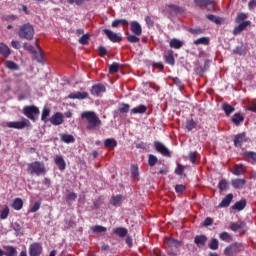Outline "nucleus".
Instances as JSON below:
<instances>
[{
  "label": "nucleus",
  "mask_w": 256,
  "mask_h": 256,
  "mask_svg": "<svg viewBox=\"0 0 256 256\" xmlns=\"http://www.w3.org/2000/svg\"><path fill=\"white\" fill-rule=\"evenodd\" d=\"M82 119H86V130L96 131L100 128L102 121L95 111H84L82 113Z\"/></svg>",
  "instance_id": "nucleus-1"
},
{
  "label": "nucleus",
  "mask_w": 256,
  "mask_h": 256,
  "mask_svg": "<svg viewBox=\"0 0 256 256\" xmlns=\"http://www.w3.org/2000/svg\"><path fill=\"white\" fill-rule=\"evenodd\" d=\"M27 171L30 175L41 176L46 174L45 164L42 161H33L27 164Z\"/></svg>",
  "instance_id": "nucleus-2"
},
{
  "label": "nucleus",
  "mask_w": 256,
  "mask_h": 256,
  "mask_svg": "<svg viewBox=\"0 0 256 256\" xmlns=\"http://www.w3.org/2000/svg\"><path fill=\"white\" fill-rule=\"evenodd\" d=\"M18 35L21 39H25L27 41H32L35 35V29L32 24L26 23L20 27Z\"/></svg>",
  "instance_id": "nucleus-3"
},
{
  "label": "nucleus",
  "mask_w": 256,
  "mask_h": 256,
  "mask_svg": "<svg viewBox=\"0 0 256 256\" xmlns=\"http://www.w3.org/2000/svg\"><path fill=\"white\" fill-rule=\"evenodd\" d=\"M23 114L32 122H36V116L40 115V109L36 105H25L23 108Z\"/></svg>",
  "instance_id": "nucleus-4"
},
{
  "label": "nucleus",
  "mask_w": 256,
  "mask_h": 256,
  "mask_svg": "<svg viewBox=\"0 0 256 256\" xmlns=\"http://www.w3.org/2000/svg\"><path fill=\"white\" fill-rule=\"evenodd\" d=\"M164 244L166 245V250L169 255H176L173 250L178 249L180 246L184 245L183 241H178L174 238H166L164 240Z\"/></svg>",
  "instance_id": "nucleus-5"
},
{
  "label": "nucleus",
  "mask_w": 256,
  "mask_h": 256,
  "mask_svg": "<svg viewBox=\"0 0 256 256\" xmlns=\"http://www.w3.org/2000/svg\"><path fill=\"white\" fill-rule=\"evenodd\" d=\"M31 125L29 119L27 118H22L21 121H9L7 122V126L8 128L11 129H17V130H22L26 127H29Z\"/></svg>",
  "instance_id": "nucleus-6"
},
{
  "label": "nucleus",
  "mask_w": 256,
  "mask_h": 256,
  "mask_svg": "<svg viewBox=\"0 0 256 256\" xmlns=\"http://www.w3.org/2000/svg\"><path fill=\"white\" fill-rule=\"evenodd\" d=\"M244 251V246L240 243H233L230 246L226 247L224 250V255L234 256L237 253Z\"/></svg>",
  "instance_id": "nucleus-7"
},
{
  "label": "nucleus",
  "mask_w": 256,
  "mask_h": 256,
  "mask_svg": "<svg viewBox=\"0 0 256 256\" xmlns=\"http://www.w3.org/2000/svg\"><path fill=\"white\" fill-rule=\"evenodd\" d=\"M247 228V224L246 222H243V221H240V222H230L229 224V229L231 231H233L234 233L238 232V231H242V235H245L246 234V231L245 230Z\"/></svg>",
  "instance_id": "nucleus-8"
},
{
  "label": "nucleus",
  "mask_w": 256,
  "mask_h": 256,
  "mask_svg": "<svg viewBox=\"0 0 256 256\" xmlns=\"http://www.w3.org/2000/svg\"><path fill=\"white\" fill-rule=\"evenodd\" d=\"M154 148L155 150L160 153L164 157H171L170 150L160 141H154Z\"/></svg>",
  "instance_id": "nucleus-9"
},
{
  "label": "nucleus",
  "mask_w": 256,
  "mask_h": 256,
  "mask_svg": "<svg viewBox=\"0 0 256 256\" xmlns=\"http://www.w3.org/2000/svg\"><path fill=\"white\" fill-rule=\"evenodd\" d=\"M104 35L108 37V40L112 43H120L123 40V37L119 35L118 33L110 30V29H104Z\"/></svg>",
  "instance_id": "nucleus-10"
},
{
  "label": "nucleus",
  "mask_w": 256,
  "mask_h": 256,
  "mask_svg": "<svg viewBox=\"0 0 256 256\" xmlns=\"http://www.w3.org/2000/svg\"><path fill=\"white\" fill-rule=\"evenodd\" d=\"M106 92V87L102 83L94 84L92 85V88H90V94L92 96L100 97L102 93Z\"/></svg>",
  "instance_id": "nucleus-11"
},
{
  "label": "nucleus",
  "mask_w": 256,
  "mask_h": 256,
  "mask_svg": "<svg viewBox=\"0 0 256 256\" xmlns=\"http://www.w3.org/2000/svg\"><path fill=\"white\" fill-rule=\"evenodd\" d=\"M246 142H247V137L245 132L238 133L234 136V139H233L234 147L241 148L243 144Z\"/></svg>",
  "instance_id": "nucleus-12"
},
{
  "label": "nucleus",
  "mask_w": 256,
  "mask_h": 256,
  "mask_svg": "<svg viewBox=\"0 0 256 256\" xmlns=\"http://www.w3.org/2000/svg\"><path fill=\"white\" fill-rule=\"evenodd\" d=\"M89 93L87 91H76L68 94L70 100H85L88 99Z\"/></svg>",
  "instance_id": "nucleus-13"
},
{
  "label": "nucleus",
  "mask_w": 256,
  "mask_h": 256,
  "mask_svg": "<svg viewBox=\"0 0 256 256\" xmlns=\"http://www.w3.org/2000/svg\"><path fill=\"white\" fill-rule=\"evenodd\" d=\"M193 242L199 249H203L208 242V237L206 235H197L194 237Z\"/></svg>",
  "instance_id": "nucleus-14"
},
{
  "label": "nucleus",
  "mask_w": 256,
  "mask_h": 256,
  "mask_svg": "<svg viewBox=\"0 0 256 256\" xmlns=\"http://www.w3.org/2000/svg\"><path fill=\"white\" fill-rule=\"evenodd\" d=\"M50 122L54 126H60L64 123V116L62 112H56L52 117L50 118Z\"/></svg>",
  "instance_id": "nucleus-15"
},
{
  "label": "nucleus",
  "mask_w": 256,
  "mask_h": 256,
  "mask_svg": "<svg viewBox=\"0 0 256 256\" xmlns=\"http://www.w3.org/2000/svg\"><path fill=\"white\" fill-rule=\"evenodd\" d=\"M130 31L135 36L142 35V26L138 21H131L130 22Z\"/></svg>",
  "instance_id": "nucleus-16"
},
{
  "label": "nucleus",
  "mask_w": 256,
  "mask_h": 256,
  "mask_svg": "<svg viewBox=\"0 0 256 256\" xmlns=\"http://www.w3.org/2000/svg\"><path fill=\"white\" fill-rule=\"evenodd\" d=\"M43 248L40 243H33L30 245L29 254L30 256H40L42 254Z\"/></svg>",
  "instance_id": "nucleus-17"
},
{
  "label": "nucleus",
  "mask_w": 256,
  "mask_h": 256,
  "mask_svg": "<svg viewBox=\"0 0 256 256\" xmlns=\"http://www.w3.org/2000/svg\"><path fill=\"white\" fill-rule=\"evenodd\" d=\"M250 25H251V21H249V20L244 21V22L240 23L239 25H237V26L233 29L232 34H233L234 36H238V35H240L244 30H246V28H247L248 26H250Z\"/></svg>",
  "instance_id": "nucleus-18"
},
{
  "label": "nucleus",
  "mask_w": 256,
  "mask_h": 256,
  "mask_svg": "<svg viewBox=\"0 0 256 256\" xmlns=\"http://www.w3.org/2000/svg\"><path fill=\"white\" fill-rule=\"evenodd\" d=\"M246 183V178H234L233 180H231V185L234 189H243Z\"/></svg>",
  "instance_id": "nucleus-19"
},
{
  "label": "nucleus",
  "mask_w": 256,
  "mask_h": 256,
  "mask_svg": "<svg viewBox=\"0 0 256 256\" xmlns=\"http://www.w3.org/2000/svg\"><path fill=\"white\" fill-rule=\"evenodd\" d=\"M163 59L166 64L170 66H175V57L173 50H168L167 53L163 55Z\"/></svg>",
  "instance_id": "nucleus-20"
},
{
  "label": "nucleus",
  "mask_w": 256,
  "mask_h": 256,
  "mask_svg": "<svg viewBox=\"0 0 256 256\" xmlns=\"http://www.w3.org/2000/svg\"><path fill=\"white\" fill-rule=\"evenodd\" d=\"M243 156L247 158V162L251 165H256V152L255 151H245Z\"/></svg>",
  "instance_id": "nucleus-21"
},
{
  "label": "nucleus",
  "mask_w": 256,
  "mask_h": 256,
  "mask_svg": "<svg viewBox=\"0 0 256 256\" xmlns=\"http://www.w3.org/2000/svg\"><path fill=\"white\" fill-rule=\"evenodd\" d=\"M233 194H227L226 197L221 200V203L218 204L219 208H227L230 206L231 202L233 201Z\"/></svg>",
  "instance_id": "nucleus-22"
},
{
  "label": "nucleus",
  "mask_w": 256,
  "mask_h": 256,
  "mask_svg": "<svg viewBox=\"0 0 256 256\" xmlns=\"http://www.w3.org/2000/svg\"><path fill=\"white\" fill-rule=\"evenodd\" d=\"M146 112H147V106L144 104H140L137 107L130 109L131 115L145 114Z\"/></svg>",
  "instance_id": "nucleus-23"
},
{
  "label": "nucleus",
  "mask_w": 256,
  "mask_h": 256,
  "mask_svg": "<svg viewBox=\"0 0 256 256\" xmlns=\"http://www.w3.org/2000/svg\"><path fill=\"white\" fill-rule=\"evenodd\" d=\"M55 164L58 166L60 171H65L66 169V162L62 155L55 156Z\"/></svg>",
  "instance_id": "nucleus-24"
},
{
  "label": "nucleus",
  "mask_w": 256,
  "mask_h": 256,
  "mask_svg": "<svg viewBox=\"0 0 256 256\" xmlns=\"http://www.w3.org/2000/svg\"><path fill=\"white\" fill-rule=\"evenodd\" d=\"M246 173V166L244 164H235L232 172L235 176H241Z\"/></svg>",
  "instance_id": "nucleus-25"
},
{
  "label": "nucleus",
  "mask_w": 256,
  "mask_h": 256,
  "mask_svg": "<svg viewBox=\"0 0 256 256\" xmlns=\"http://www.w3.org/2000/svg\"><path fill=\"white\" fill-rule=\"evenodd\" d=\"M198 126L197 121H195L193 118L186 119L185 121V128L188 132L193 131Z\"/></svg>",
  "instance_id": "nucleus-26"
},
{
  "label": "nucleus",
  "mask_w": 256,
  "mask_h": 256,
  "mask_svg": "<svg viewBox=\"0 0 256 256\" xmlns=\"http://www.w3.org/2000/svg\"><path fill=\"white\" fill-rule=\"evenodd\" d=\"M184 43L177 39V38H172L170 41H169V47L172 48V49H175V50H179L183 47Z\"/></svg>",
  "instance_id": "nucleus-27"
},
{
  "label": "nucleus",
  "mask_w": 256,
  "mask_h": 256,
  "mask_svg": "<svg viewBox=\"0 0 256 256\" xmlns=\"http://www.w3.org/2000/svg\"><path fill=\"white\" fill-rule=\"evenodd\" d=\"M0 55L5 58H8L11 55L10 48L3 42H0Z\"/></svg>",
  "instance_id": "nucleus-28"
},
{
  "label": "nucleus",
  "mask_w": 256,
  "mask_h": 256,
  "mask_svg": "<svg viewBox=\"0 0 256 256\" xmlns=\"http://www.w3.org/2000/svg\"><path fill=\"white\" fill-rule=\"evenodd\" d=\"M206 19L209 20L210 22L215 23L216 25H222L224 23V19L216 16L214 14H208L206 15Z\"/></svg>",
  "instance_id": "nucleus-29"
},
{
  "label": "nucleus",
  "mask_w": 256,
  "mask_h": 256,
  "mask_svg": "<svg viewBox=\"0 0 256 256\" xmlns=\"http://www.w3.org/2000/svg\"><path fill=\"white\" fill-rule=\"evenodd\" d=\"M247 206V200H239L238 202H235V204H233V206H231V208L233 210H237V211H243Z\"/></svg>",
  "instance_id": "nucleus-30"
},
{
  "label": "nucleus",
  "mask_w": 256,
  "mask_h": 256,
  "mask_svg": "<svg viewBox=\"0 0 256 256\" xmlns=\"http://www.w3.org/2000/svg\"><path fill=\"white\" fill-rule=\"evenodd\" d=\"M128 25L129 22L127 19H114V21H112V28H118L119 26L125 27Z\"/></svg>",
  "instance_id": "nucleus-31"
},
{
  "label": "nucleus",
  "mask_w": 256,
  "mask_h": 256,
  "mask_svg": "<svg viewBox=\"0 0 256 256\" xmlns=\"http://www.w3.org/2000/svg\"><path fill=\"white\" fill-rule=\"evenodd\" d=\"M222 110L224 111V113H225V115H226L227 117H230V115L235 112V107H233V106H232L231 104H229V103H224V104L222 105Z\"/></svg>",
  "instance_id": "nucleus-32"
},
{
  "label": "nucleus",
  "mask_w": 256,
  "mask_h": 256,
  "mask_svg": "<svg viewBox=\"0 0 256 256\" xmlns=\"http://www.w3.org/2000/svg\"><path fill=\"white\" fill-rule=\"evenodd\" d=\"M244 120L245 117L239 112L235 113L234 116L232 117V123L236 126H239L241 122H244Z\"/></svg>",
  "instance_id": "nucleus-33"
},
{
  "label": "nucleus",
  "mask_w": 256,
  "mask_h": 256,
  "mask_svg": "<svg viewBox=\"0 0 256 256\" xmlns=\"http://www.w3.org/2000/svg\"><path fill=\"white\" fill-rule=\"evenodd\" d=\"M166 8L169 9L171 13H175V14L184 12V8L175 4H168L166 5Z\"/></svg>",
  "instance_id": "nucleus-34"
},
{
  "label": "nucleus",
  "mask_w": 256,
  "mask_h": 256,
  "mask_svg": "<svg viewBox=\"0 0 256 256\" xmlns=\"http://www.w3.org/2000/svg\"><path fill=\"white\" fill-rule=\"evenodd\" d=\"M214 3V0H194L196 7H208Z\"/></svg>",
  "instance_id": "nucleus-35"
},
{
  "label": "nucleus",
  "mask_w": 256,
  "mask_h": 256,
  "mask_svg": "<svg viewBox=\"0 0 256 256\" xmlns=\"http://www.w3.org/2000/svg\"><path fill=\"white\" fill-rule=\"evenodd\" d=\"M61 140H62V142L66 143V144L75 142L74 136L72 134H67V133L61 134Z\"/></svg>",
  "instance_id": "nucleus-36"
},
{
  "label": "nucleus",
  "mask_w": 256,
  "mask_h": 256,
  "mask_svg": "<svg viewBox=\"0 0 256 256\" xmlns=\"http://www.w3.org/2000/svg\"><path fill=\"white\" fill-rule=\"evenodd\" d=\"M139 36L140 35L126 33V40H128L130 44H136L140 42Z\"/></svg>",
  "instance_id": "nucleus-37"
},
{
  "label": "nucleus",
  "mask_w": 256,
  "mask_h": 256,
  "mask_svg": "<svg viewBox=\"0 0 256 256\" xmlns=\"http://www.w3.org/2000/svg\"><path fill=\"white\" fill-rule=\"evenodd\" d=\"M194 45H204L208 46L210 44V39L208 37H200L194 40Z\"/></svg>",
  "instance_id": "nucleus-38"
},
{
  "label": "nucleus",
  "mask_w": 256,
  "mask_h": 256,
  "mask_svg": "<svg viewBox=\"0 0 256 256\" xmlns=\"http://www.w3.org/2000/svg\"><path fill=\"white\" fill-rule=\"evenodd\" d=\"M130 104L128 103H121L120 106H118V113L120 114H128L130 111Z\"/></svg>",
  "instance_id": "nucleus-39"
},
{
  "label": "nucleus",
  "mask_w": 256,
  "mask_h": 256,
  "mask_svg": "<svg viewBox=\"0 0 256 256\" xmlns=\"http://www.w3.org/2000/svg\"><path fill=\"white\" fill-rule=\"evenodd\" d=\"M123 202V196L118 194V196H112L110 203H112V206L117 207L120 206Z\"/></svg>",
  "instance_id": "nucleus-40"
},
{
  "label": "nucleus",
  "mask_w": 256,
  "mask_h": 256,
  "mask_svg": "<svg viewBox=\"0 0 256 256\" xmlns=\"http://www.w3.org/2000/svg\"><path fill=\"white\" fill-rule=\"evenodd\" d=\"M113 232L114 234L118 235V237L120 238H124L128 234L127 228H122V227L114 228Z\"/></svg>",
  "instance_id": "nucleus-41"
},
{
  "label": "nucleus",
  "mask_w": 256,
  "mask_h": 256,
  "mask_svg": "<svg viewBox=\"0 0 256 256\" xmlns=\"http://www.w3.org/2000/svg\"><path fill=\"white\" fill-rule=\"evenodd\" d=\"M5 66L7 69L12 71H18L20 69L19 65L12 60H7L5 62Z\"/></svg>",
  "instance_id": "nucleus-42"
},
{
  "label": "nucleus",
  "mask_w": 256,
  "mask_h": 256,
  "mask_svg": "<svg viewBox=\"0 0 256 256\" xmlns=\"http://www.w3.org/2000/svg\"><path fill=\"white\" fill-rule=\"evenodd\" d=\"M104 147L115 148L117 147V141L114 138H106V140H104Z\"/></svg>",
  "instance_id": "nucleus-43"
},
{
  "label": "nucleus",
  "mask_w": 256,
  "mask_h": 256,
  "mask_svg": "<svg viewBox=\"0 0 256 256\" xmlns=\"http://www.w3.org/2000/svg\"><path fill=\"white\" fill-rule=\"evenodd\" d=\"M4 251V256H17L18 252L13 246H7Z\"/></svg>",
  "instance_id": "nucleus-44"
},
{
  "label": "nucleus",
  "mask_w": 256,
  "mask_h": 256,
  "mask_svg": "<svg viewBox=\"0 0 256 256\" xmlns=\"http://www.w3.org/2000/svg\"><path fill=\"white\" fill-rule=\"evenodd\" d=\"M13 209L20 211L23 208V200L22 198H15L13 204H12Z\"/></svg>",
  "instance_id": "nucleus-45"
},
{
  "label": "nucleus",
  "mask_w": 256,
  "mask_h": 256,
  "mask_svg": "<svg viewBox=\"0 0 256 256\" xmlns=\"http://www.w3.org/2000/svg\"><path fill=\"white\" fill-rule=\"evenodd\" d=\"M172 81L178 87L179 91H183L185 89V85L179 77H173Z\"/></svg>",
  "instance_id": "nucleus-46"
},
{
  "label": "nucleus",
  "mask_w": 256,
  "mask_h": 256,
  "mask_svg": "<svg viewBox=\"0 0 256 256\" xmlns=\"http://www.w3.org/2000/svg\"><path fill=\"white\" fill-rule=\"evenodd\" d=\"M50 113H51L50 108H47V107H44V108H43L41 120H42L44 123H48V117L50 116Z\"/></svg>",
  "instance_id": "nucleus-47"
},
{
  "label": "nucleus",
  "mask_w": 256,
  "mask_h": 256,
  "mask_svg": "<svg viewBox=\"0 0 256 256\" xmlns=\"http://www.w3.org/2000/svg\"><path fill=\"white\" fill-rule=\"evenodd\" d=\"M158 163V158L154 154L148 155V166L154 167Z\"/></svg>",
  "instance_id": "nucleus-48"
},
{
  "label": "nucleus",
  "mask_w": 256,
  "mask_h": 256,
  "mask_svg": "<svg viewBox=\"0 0 256 256\" xmlns=\"http://www.w3.org/2000/svg\"><path fill=\"white\" fill-rule=\"evenodd\" d=\"M219 239L225 242H230L233 240V237L227 232H222L219 234Z\"/></svg>",
  "instance_id": "nucleus-49"
},
{
  "label": "nucleus",
  "mask_w": 256,
  "mask_h": 256,
  "mask_svg": "<svg viewBox=\"0 0 256 256\" xmlns=\"http://www.w3.org/2000/svg\"><path fill=\"white\" fill-rule=\"evenodd\" d=\"M228 187V180H226L225 178H223L222 180H220V182L218 183V189L220 192H223L227 189Z\"/></svg>",
  "instance_id": "nucleus-50"
},
{
  "label": "nucleus",
  "mask_w": 256,
  "mask_h": 256,
  "mask_svg": "<svg viewBox=\"0 0 256 256\" xmlns=\"http://www.w3.org/2000/svg\"><path fill=\"white\" fill-rule=\"evenodd\" d=\"M208 248L213 251L218 250L219 249V241L216 238L212 239L208 245Z\"/></svg>",
  "instance_id": "nucleus-51"
},
{
  "label": "nucleus",
  "mask_w": 256,
  "mask_h": 256,
  "mask_svg": "<svg viewBox=\"0 0 256 256\" xmlns=\"http://www.w3.org/2000/svg\"><path fill=\"white\" fill-rule=\"evenodd\" d=\"M189 33L192 35H202L205 33L203 28H189Z\"/></svg>",
  "instance_id": "nucleus-52"
},
{
  "label": "nucleus",
  "mask_w": 256,
  "mask_h": 256,
  "mask_svg": "<svg viewBox=\"0 0 256 256\" xmlns=\"http://www.w3.org/2000/svg\"><path fill=\"white\" fill-rule=\"evenodd\" d=\"M248 18V15L246 13H238L235 19V22L237 24H240L241 22H244Z\"/></svg>",
  "instance_id": "nucleus-53"
},
{
  "label": "nucleus",
  "mask_w": 256,
  "mask_h": 256,
  "mask_svg": "<svg viewBox=\"0 0 256 256\" xmlns=\"http://www.w3.org/2000/svg\"><path fill=\"white\" fill-rule=\"evenodd\" d=\"M110 74H116L119 72V63L118 62H112L110 68H109Z\"/></svg>",
  "instance_id": "nucleus-54"
},
{
  "label": "nucleus",
  "mask_w": 256,
  "mask_h": 256,
  "mask_svg": "<svg viewBox=\"0 0 256 256\" xmlns=\"http://www.w3.org/2000/svg\"><path fill=\"white\" fill-rule=\"evenodd\" d=\"M89 38V34H84L80 39H78V43H80V45L86 46L89 44Z\"/></svg>",
  "instance_id": "nucleus-55"
},
{
  "label": "nucleus",
  "mask_w": 256,
  "mask_h": 256,
  "mask_svg": "<svg viewBox=\"0 0 256 256\" xmlns=\"http://www.w3.org/2000/svg\"><path fill=\"white\" fill-rule=\"evenodd\" d=\"M9 213H10V208H8V206H4V208L0 214V219L1 220L7 219V217L9 216Z\"/></svg>",
  "instance_id": "nucleus-56"
},
{
  "label": "nucleus",
  "mask_w": 256,
  "mask_h": 256,
  "mask_svg": "<svg viewBox=\"0 0 256 256\" xmlns=\"http://www.w3.org/2000/svg\"><path fill=\"white\" fill-rule=\"evenodd\" d=\"M107 231V228H105V226H92V232L94 233H103V232H106Z\"/></svg>",
  "instance_id": "nucleus-57"
},
{
  "label": "nucleus",
  "mask_w": 256,
  "mask_h": 256,
  "mask_svg": "<svg viewBox=\"0 0 256 256\" xmlns=\"http://www.w3.org/2000/svg\"><path fill=\"white\" fill-rule=\"evenodd\" d=\"M174 189L177 194H183L187 188L186 186H184V184H176Z\"/></svg>",
  "instance_id": "nucleus-58"
},
{
  "label": "nucleus",
  "mask_w": 256,
  "mask_h": 256,
  "mask_svg": "<svg viewBox=\"0 0 256 256\" xmlns=\"http://www.w3.org/2000/svg\"><path fill=\"white\" fill-rule=\"evenodd\" d=\"M152 67L154 69H157L159 72H162L164 70V64L162 62H153Z\"/></svg>",
  "instance_id": "nucleus-59"
},
{
  "label": "nucleus",
  "mask_w": 256,
  "mask_h": 256,
  "mask_svg": "<svg viewBox=\"0 0 256 256\" xmlns=\"http://www.w3.org/2000/svg\"><path fill=\"white\" fill-rule=\"evenodd\" d=\"M174 172L176 175L182 176L184 174V166H182V164H177Z\"/></svg>",
  "instance_id": "nucleus-60"
},
{
  "label": "nucleus",
  "mask_w": 256,
  "mask_h": 256,
  "mask_svg": "<svg viewBox=\"0 0 256 256\" xmlns=\"http://www.w3.org/2000/svg\"><path fill=\"white\" fill-rule=\"evenodd\" d=\"M131 176H132V178H136L139 176L138 166H135V165L131 166Z\"/></svg>",
  "instance_id": "nucleus-61"
},
{
  "label": "nucleus",
  "mask_w": 256,
  "mask_h": 256,
  "mask_svg": "<svg viewBox=\"0 0 256 256\" xmlns=\"http://www.w3.org/2000/svg\"><path fill=\"white\" fill-rule=\"evenodd\" d=\"M76 199H77V194L75 192H70V194L66 196V202L68 203L75 201Z\"/></svg>",
  "instance_id": "nucleus-62"
},
{
  "label": "nucleus",
  "mask_w": 256,
  "mask_h": 256,
  "mask_svg": "<svg viewBox=\"0 0 256 256\" xmlns=\"http://www.w3.org/2000/svg\"><path fill=\"white\" fill-rule=\"evenodd\" d=\"M98 55L100 57H106L107 56V49L104 46H98Z\"/></svg>",
  "instance_id": "nucleus-63"
},
{
  "label": "nucleus",
  "mask_w": 256,
  "mask_h": 256,
  "mask_svg": "<svg viewBox=\"0 0 256 256\" xmlns=\"http://www.w3.org/2000/svg\"><path fill=\"white\" fill-rule=\"evenodd\" d=\"M16 20H19V17L17 15H14V14L7 15L5 17L6 22H13V21H16Z\"/></svg>",
  "instance_id": "nucleus-64"
}]
</instances>
